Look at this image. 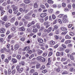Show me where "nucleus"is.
<instances>
[{
	"label": "nucleus",
	"mask_w": 75,
	"mask_h": 75,
	"mask_svg": "<svg viewBox=\"0 0 75 75\" xmlns=\"http://www.w3.org/2000/svg\"><path fill=\"white\" fill-rule=\"evenodd\" d=\"M67 31L63 32L62 33V35H65V34H66L67 33Z\"/></svg>",
	"instance_id": "40"
},
{
	"label": "nucleus",
	"mask_w": 75,
	"mask_h": 75,
	"mask_svg": "<svg viewBox=\"0 0 75 75\" xmlns=\"http://www.w3.org/2000/svg\"><path fill=\"white\" fill-rule=\"evenodd\" d=\"M30 1L29 0H25L24 1V2L26 4H28L29 3H30Z\"/></svg>",
	"instance_id": "16"
},
{
	"label": "nucleus",
	"mask_w": 75,
	"mask_h": 75,
	"mask_svg": "<svg viewBox=\"0 0 75 75\" xmlns=\"http://www.w3.org/2000/svg\"><path fill=\"white\" fill-rule=\"evenodd\" d=\"M3 10H4V7L1 6L0 7V11H2Z\"/></svg>",
	"instance_id": "46"
},
{
	"label": "nucleus",
	"mask_w": 75,
	"mask_h": 75,
	"mask_svg": "<svg viewBox=\"0 0 75 75\" xmlns=\"http://www.w3.org/2000/svg\"><path fill=\"white\" fill-rule=\"evenodd\" d=\"M52 30V28L50 27L47 30V33H50Z\"/></svg>",
	"instance_id": "18"
},
{
	"label": "nucleus",
	"mask_w": 75,
	"mask_h": 75,
	"mask_svg": "<svg viewBox=\"0 0 75 75\" xmlns=\"http://www.w3.org/2000/svg\"><path fill=\"white\" fill-rule=\"evenodd\" d=\"M42 58L41 61H42L43 62H44L45 61V59L42 57Z\"/></svg>",
	"instance_id": "27"
},
{
	"label": "nucleus",
	"mask_w": 75,
	"mask_h": 75,
	"mask_svg": "<svg viewBox=\"0 0 75 75\" xmlns=\"http://www.w3.org/2000/svg\"><path fill=\"white\" fill-rule=\"evenodd\" d=\"M47 2L49 3H51V4H53V2L52 0H48L47 1Z\"/></svg>",
	"instance_id": "32"
},
{
	"label": "nucleus",
	"mask_w": 75,
	"mask_h": 75,
	"mask_svg": "<svg viewBox=\"0 0 75 75\" xmlns=\"http://www.w3.org/2000/svg\"><path fill=\"white\" fill-rule=\"evenodd\" d=\"M45 68V66H42L40 68V70H42L43 69H44Z\"/></svg>",
	"instance_id": "44"
},
{
	"label": "nucleus",
	"mask_w": 75,
	"mask_h": 75,
	"mask_svg": "<svg viewBox=\"0 0 75 75\" xmlns=\"http://www.w3.org/2000/svg\"><path fill=\"white\" fill-rule=\"evenodd\" d=\"M54 29H55V30H57V28H58V26L57 25H55L54 26Z\"/></svg>",
	"instance_id": "50"
},
{
	"label": "nucleus",
	"mask_w": 75,
	"mask_h": 75,
	"mask_svg": "<svg viewBox=\"0 0 75 75\" xmlns=\"http://www.w3.org/2000/svg\"><path fill=\"white\" fill-rule=\"evenodd\" d=\"M47 15V14L46 13H42L40 15V16L41 17H42V18H43L44 17H45Z\"/></svg>",
	"instance_id": "2"
},
{
	"label": "nucleus",
	"mask_w": 75,
	"mask_h": 75,
	"mask_svg": "<svg viewBox=\"0 0 75 75\" xmlns=\"http://www.w3.org/2000/svg\"><path fill=\"white\" fill-rule=\"evenodd\" d=\"M52 55V52H50L49 53L48 56L49 57H50Z\"/></svg>",
	"instance_id": "38"
},
{
	"label": "nucleus",
	"mask_w": 75,
	"mask_h": 75,
	"mask_svg": "<svg viewBox=\"0 0 75 75\" xmlns=\"http://www.w3.org/2000/svg\"><path fill=\"white\" fill-rule=\"evenodd\" d=\"M40 6L41 7V8H42V9H43V10L45 8V7L43 5H41Z\"/></svg>",
	"instance_id": "39"
},
{
	"label": "nucleus",
	"mask_w": 75,
	"mask_h": 75,
	"mask_svg": "<svg viewBox=\"0 0 75 75\" xmlns=\"http://www.w3.org/2000/svg\"><path fill=\"white\" fill-rule=\"evenodd\" d=\"M58 47V45L57 44L55 46H54V48H57Z\"/></svg>",
	"instance_id": "58"
},
{
	"label": "nucleus",
	"mask_w": 75,
	"mask_h": 75,
	"mask_svg": "<svg viewBox=\"0 0 75 75\" xmlns=\"http://www.w3.org/2000/svg\"><path fill=\"white\" fill-rule=\"evenodd\" d=\"M72 25L71 24H70L69 25H68V28H71L72 27Z\"/></svg>",
	"instance_id": "59"
},
{
	"label": "nucleus",
	"mask_w": 75,
	"mask_h": 75,
	"mask_svg": "<svg viewBox=\"0 0 75 75\" xmlns=\"http://www.w3.org/2000/svg\"><path fill=\"white\" fill-rule=\"evenodd\" d=\"M44 33H46V32H48L47 30L45 28L44 30Z\"/></svg>",
	"instance_id": "61"
},
{
	"label": "nucleus",
	"mask_w": 75,
	"mask_h": 75,
	"mask_svg": "<svg viewBox=\"0 0 75 75\" xmlns=\"http://www.w3.org/2000/svg\"><path fill=\"white\" fill-rule=\"evenodd\" d=\"M52 17L53 20H55V18H56V16L54 14H52Z\"/></svg>",
	"instance_id": "25"
},
{
	"label": "nucleus",
	"mask_w": 75,
	"mask_h": 75,
	"mask_svg": "<svg viewBox=\"0 0 75 75\" xmlns=\"http://www.w3.org/2000/svg\"><path fill=\"white\" fill-rule=\"evenodd\" d=\"M42 53V50H39L38 52V54L39 55H40V54H41Z\"/></svg>",
	"instance_id": "35"
},
{
	"label": "nucleus",
	"mask_w": 75,
	"mask_h": 75,
	"mask_svg": "<svg viewBox=\"0 0 75 75\" xmlns=\"http://www.w3.org/2000/svg\"><path fill=\"white\" fill-rule=\"evenodd\" d=\"M65 38L66 39H71V37L69 36L68 35H67L65 37Z\"/></svg>",
	"instance_id": "26"
},
{
	"label": "nucleus",
	"mask_w": 75,
	"mask_h": 75,
	"mask_svg": "<svg viewBox=\"0 0 75 75\" xmlns=\"http://www.w3.org/2000/svg\"><path fill=\"white\" fill-rule=\"evenodd\" d=\"M38 5H37V3H35L34 5V7L35 8H37L38 7Z\"/></svg>",
	"instance_id": "19"
},
{
	"label": "nucleus",
	"mask_w": 75,
	"mask_h": 75,
	"mask_svg": "<svg viewBox=\"0 0 75 75\" xmlns=\"http://www.w3.org/2000/svg\"><path fill=\"white\" fill-rule=\"evenodd\" d=\"M12 61L13 62V64H16L17 62V60L14 58L12 59Z\"/></svg>",
	"instance_id": "3"
},
{
	"label": "nucleus",
	"mask_w": 75,
	"mask_h": 75,
	"mask_svg": "<svg viewBox=\"0 0 75 75\" xmlns=\"http://www.w3.org/2000/svg\"><path fill=\"white\" fill-rule=\"evenodd\" d=\"M38 31V30H37V29H33V33H37V32Z\"/></svg>",
	"instance_id": "28"
},
{
	"label": "nucleus",
	"mask_w": 75,
	"mask_h": 75,
	"mask_svg": "<svg viewBox=\"0 0 75 75\" xmlns=\"http://www.w3.org/2000/svg\"><path fill=\"white\" fill-rule=\"evenodd\" d=\"M10 25V23H6V27H9Z\"/></svg>",
	"instance_id": "33"
},
{
	"label": "nucleus",
	"mask_w": 75,
	"mask_h": 75,
	"mask_svg": "<svg viewBox=\"0 0 75 75\" xmlns=\"http://www.w3.org/2000/svg\"><path fill=\"white\" fill-rule=\"evenodd\" d=\"M24 18L26 20H29V19H30V17L26 15L24 16Z\"/></svg>",
	"instance_id": "7"
},
{
	"label": "nucleus",
	"mask_w": 75,
	"mask_h": 75,
	"mask_svg": "<svg viewBox=\"0 0 75 75\" xmlns=\"http://www.w3.org/2000/svg\"><path fill=\"white\" fill-rule=\"evenodd\" d=\"M70 58L71 60L74 61V56H73V55H72V54L70 56Z\"/></svg>",
	"instance_id": "15"
},
{
	"label": "nucleus",
	"mask_w": 75,
	"mask_h": 75,
	"mask_svg": "<svg viewBox=\"0 0 75 75\" xmlns=\"http://www.w3.org/2000/svg\"><path fill=\"white\" fill-rule=\"evenodd\" d=\"M16 69L18 71V70H19V69H20V67H19L18 66H16Z\"/></svg>",
	"instance_id": "62"
},
{
	"label": "nucleus",
	"mask_w": 75,
	"mask_h": 75,
	"mask_svg": "<svg viewBox=\"0 0 75 75\" xmlns=\"http://www.w3.org/2000/svg\"><path fill=\"white\" fill-rule=\"evenodd\" d=\"M38 41L39 42H40V43H42L43 41V40L40 38H38Z\"/></svg>",
	"instance_id": "6"
},
{
	"label": "nucleus",
	"mask_w": 75,
	"mask_h": 75,
	"mask_svg": "<svg viewBox=\"0 0 75 75\" xmlns=\"http://www.w3.org/2000/svg\"><path fill=\"white\" fill-rule=\"evenodd\" d=\"M20 30L21 31H24L25 30V29H24V26H23L20 28Z\"/></svg>",
	"instance_id": "24"
},
{
	"label": "nucleus",
	"mask_w": 75,
	"mask_h": 75,
	"mask_svg": "<svg viewBox=\"0 0 75 75\" xmlns=\"http://www.w3.org/2000/svg\"><path fill=\"white\" fill-rule=\"evenodd\" d=\"M3 21H7V16H5L4 18H3Z\"/></svg>",
	"instance_id": "5"
},
{
	"label": "nucleus",
	"mask_w": 75,
	"mask_h": 75,
	"mask_svg": "<svg viewBox=\"0 0 75 75\" xmlns=\"http://www.w3.org/2000/svg\"><path fill=\"white\" fill-rule=\"evenodd\" d=\"M63 14H60L59 15V18H62V17L63 16Z\"/></svg>",
	"instance_id": "55"
},
{
	"label": "nucleus",
	"mask_w": 75,
	"mask_h": 75,
	"mask_svg": "<svg viewBox=\"0 0 75 75\" xmlns=\"http://www.w3.org/2000/svg\"><path fill=\"white\" fill-rule=\"evenodd\" d=\"M39 20L41 23H43L44 22V18H41L39 19Z\"/></svg>",
	"instance_id": "22"
},
{
	"label": "nucleus",
	"mask_w": 75,
	"mask_h": 75,
	"mask_svg": "<svg viewBox=\"0 0 75 75\" xmlns=\"http://www.w3.org/2000/svg\"><path fill=\"white\" fill-rule=\"evenodd\" d=\"M71 42V41L69 40H68L66 41L65 42V43L66 44H69V43H70Z\"/></svg>",
	"instance_id": "45"
},
{
	"label": "nucleus",
	"mask_w": 75,
	"mask_h": 75,
	"mask_svg": "<svg viewBox=\"0 0 75 75\" xmlns=\"http://www.w3.org/2000/svg\"><path fill=\"white\" fill-rule=\"evenodd\" d=\"M47 70L45 69L42 71V73H43L44 74H45V73H46L47 72Z\"/></svg>",
	"instance_id": "47"
},
{
	"label": "nucleus",
	"mask_w": 75,
	"mask_h": 75,
	"mask_svg": "<svg viewBox=\"0 0 75 75\" xmlns=\"http://www.w3.org/2000/svg\"><path fill=\"white\" fill-rule=\"evenodd\" d=\"M42 58V57L41 56H39L37 57V59L38 60H39V61H41V59Z\"/></svg>",
	"instance_id": "20"
},
{
	"label": "nucleus",
	"mask_w": 75,
	"mask_h": 75,
	"mask_svg": "<svg viewBox=\"0 0 75 75\" xmlns=\"http://www.w3.org/2000/svg\"><path fill=\"white\" fill-rule=\"evenodd\" d=\"M60 29L62 31H67V28L64 27H61Z\"/></svg>",
	"instance_id": "12"
},
{
	"label": "nucleus",
	"mask_w": 75,
	"mask_h": 75,
	"mask_svg": "<svg viewBox=\"0 0 75 75\" xmlns=\"http://www.w3.org/2000/svg\"><path fill=\"white\" fill-rule=\"evenodd\" d=\"M44 24L45 25H48V22H45L44 23Z\"/></svg>",
	"instance_id": "43"
},
{
	"label": "nucleus",
	"mask_w": 75,
	"mask_h": 75,
	"mask_svg": "<svg viewBox=\"0 0 75 75\" xmlns=\"http://www.w3.org/2000/svg\"><path fill=\"white\" fill-rule=\"evenodd\" d=\"M62 21L64 23H66V22H67V19L64 18H63L62 19Z\"/></svg>",
	"instance_id": "10"
},
{
	"label": "nucleus",
	"mask_w": 75,
	"mask_h": 75,
	"mask_svg": "<svg viewBox=\"0 0 75 75\" xmlns=\"http://www.w3.org/2000/svg\"><path fill=\"white\" fill-rule=\"evenodd\" d=\"M19 47H20V46L18 45H16L14 46V48L15 50H17Z\"/></svg>",
	"instance_id": "9"
},
{
	"label": "nucleus",
	"mask_w": 75,
	"mask_h": 75,
	"mask_svg": "<svg viewBox=\"0 0 75 75\" xmlns=\"http://www.w3.org/2000/svg\"><path fill=\"white\" fill-rule=\"evenodd\" d=\"M60 64H61V62H57L55 63V65L56 66H58V65H59Z\"/></svg>",
	"instance_id": "37"
},
{
	"label": "nucleus",
	"mask_w": 75,
	"mask_h": 75,
	"mask_svg": "<svg viewBox=\"0 0 75 75\" xmlns=\"http://www.w3.org/2000/svg\"><path fill=\"white\" fill-rule=\"evenodd\" d=\"M8 58L9 61H10V60H11V56H8Z\"/></svg>",
	"instance_id": "54"
},
{
	"label": "nucleus",
	"mask_w": 75,
	"mask_h": 75,
	"mask_svg": "<svg viewBox=\"0 0 75 75\" xmlns=\"http://www.w3.org/2000/svg\"><path fill=\"white\" fill-rule=\"evenodd\" d=\"M20 6L21 7H24L25 6V4L24 3L21 4H20Z\"/></svg>",
	"instance_id": "48"
},
{
	"label": "nucleus",
	"mask_w": 75,
	"mask_h": 75,
	"mask_svg": "<svg viewBox=\"0 0 75 75\" xmlns=\"http://www.w3.org/2000/svg\"><path fill=\"white\" fill-rule=\"evenodd\" d=\"M58 21H59V23H60V24H62V21L60 19H59L58 20Z\"/></svg>",
	"instance_id": "57"
},
{
	"label": "nucleus",
	"mask_w": 75,
	"mask_h": 75,
	"mask_svg": "<svg viewBox=\"0 0 75 75\" xmlns=\"http://www.w3.org/2000/svg\"><path fill=\"white\" fill-rule=\"evenodd\" d=\"M50 44H51V45H54V44H55V42L54 41H51L50 42Z\"/></svg>",
	"instance_id": "30"
},
{
	"label": "nucleus",
	"mask_w": 75,
	"mask_h": 75,
	"mask_svg": "<svg viewBox=\"0 0 75 75\" xmlns=\"http://www.w3.org/2000/svg\"><path fill=\"white\" fill-rule=\"evenodd\" d=\"M53 11H54L53 10V9H50L48 10V12L50 13H52Z\"/></svg>",
	"instance_id": "21"
},
{
	"label": "nucleus",
	"mask_w": 75,
	"mask_h": 75,
	"mask_svg": "<svg viewBox=\"0 0 75 75\" xmlns=\"http://www.w3.org/2000/svg\"><path fill=\"white\" fill-rule=\"evenodd\" d=\"M36 67L38 69V68H40V64H38L36 65Z\"/></svg>",
	"instance_id": "29"
},
{
	"label": "nucleus",
	"mask_w": 75,
	"mask_h": 75,
	"mask_svg": "<svg viewBox=\"0 0 75 75\" xmlns=\"http://www.w3.org/2000/svg\"><path fill=\"white\" fill-rule=\"evenodd\" d=\"M47 55V53H45L43 54V57H46Z\"/></svg>",
	"instance_id": "49"
},
{
	"label": "nucleus",
	"mask_w": 75,
	"mask_h": 75,
	"mask_svg": "<svg viewBox=\"0 0 75 75\" xmlns=\"http://www.w3.org/2000/svg\"><path fill=\"white\" fill-rule=\"evenodd\" d=\"M8 12L9 13H12V10L11 9H10L8 11Z\"/></svg>",
	"instance_id": "56"
},
{
	"label": "nucleus",
	"mask_w": 75,
	"mask_h": 75,
	"mask_svg": "<svg viewBox=\"0 0 75 75\" xmlns=\"http://www.w3.org/2000/svg\"><path fill=\"white\" fill-rule=\"evenodd\" d=\"M59 33V30L58 29H56V33L57 34H58Z\"/></svg>",
	"instance_id": "36"
},
{
	"label": "nucleus",
	"mask_w": 75,
	"mask_h": 75,
	"mask_svg": "<svg viewBox=\"0 0 75 75\" xmlns=\"http://www.w3.org/2000/svg\"><path fill=\"white\" fill-rule=\"evenodd\" d=\"M36 25L37 28H38V29L40 28V26L39 23H37L36 24Z\"/></svg>",
	"instance_id": "17"
},
{
	"label": "nucleus",
	"mask_w": 75,
	"mask_h": 75,
	"mask_svg": "<svg viewBox=\"0 0 75 75\" xmlns=\"http://www.w3.org/2000/svg\"><path fill=\"white\" fill-rule=\"evenodd\" d=\"M29 67H27V69H26V72H28V71H29Z\"/></svg>",
	"instance_id": "64"
},
{
	"label": "nucleus",
	"mask_w": 75,
	"mask_h": 75,
	"mask_svg": "<svg viewBox=\"0 0 75 75\" xmlns=\"http://www.w3.org/2000/svg\"><path fill=\"white\" fill-rule=\"evenodd\" d=\"M30 73H33L34 72V69H32L30 70Z\"/></svg>",
	"instance_id": "60"
},
{
	"label": "nucleus",
	"mask_w": 75,
	"mask_h": 75,
	"mask_svg": "<svg viewBox=\"0 0 75 75\" xmlns=\"http://www.w3.org/2000/svg\"><path fill=\"white\" fill-rule=\"evenodd\" d=\"M69 34L70 35H71V36H74V35H75V34H74V33L72 32L70 33Z\"/></svg>",
	"instance_id": "41"
},
{
	"label": "nucleus",
	"mask_w": 75,
	"mask_h": 75,
	"mask_svg": "<svg viewBox=\"0 0 75 75\" xmlns=\"http://www.w3.org/2000/svg\"><path fill=\"white\" fill-rule=\"evenodd\" d=\"M16 58L18 59H21V56L19 55H18L16 56Z\"/></svg>",
	"instance_id": "23"
},
{
	"label": "nucleus",
	"mask_w": 75,
	"mask_h": 75,
	"mask_svg": "<svg viewBox=\"0 0 75 75\" xmlns=\"http://www.w3.org/2000/svg\"><path fill=\"white\" fill-rule=\"evenodd\" d=\"M11 73V70L10 69H8V75H10V74Z\"/></svg>",
	"instance_id": "34"
},
{
	"label": "nucleus",
	"mask_w": 75,
	"mask_h": 75,
	"mask_svg": "<svg viewBox=\"0 0 75 75\" xmlns=\"http://www.w3.org/2000/svg\"><path fill=\"white\" fill-rule=\"evenodd\" d=\"M25 37H23L21 38V40L22 41H24V40H25Z\"/></svg>",
	"instance_id": "52"
},
{
	"label": "nucleus",
	"mask_w": 75,
	"mask_h": 75,
	"mask_svg": "<svg viewBox=\"0 0 75 75\" xmlns=\"http://www.w3.org/2000/svg\"><path fill=\"white\" fill-rule=\"evenodd\" d=\"M60 53L59 52H58L56 53V56L57 57H58V56H59Z\"/></svg>",
	"instance_id": "51"
},
{
	"label": "nucleus",
	"mask_w": 75,
	"mask_h": 75,
	"mask_svg": "<svg viewBox=\"0 0 75 75\" xmlns=\"http://www.w3.org/2000/svg\"><path fill=\"white\" fill-rule=\"evenodd\" d=\"M33 52L32 51L30 50L28 52H27L28 54H32Z\"/></svg>",
	"instance_id": "53"
},
{
	"label": "nucleus",
	"mask_w": 75,
	"mask_h": 75,
	"mask_svg": "<svg viewBox=\"0 0 75 75\" xmlns=\"http://www.w3.org/2000/svg\"><path fill=\"white\" fill-rule=\"evenodd\" d=\"M62 6L63 7H65L66 6V4L65 3H63L62 4Z\"/></svg>",
	"instance_id": "42"
},
{
	"label": "nucleus",
	"mask_w": 75,
	"mask_h": 75,
	"mask_svg": "<svg viewBox=\"0 0 75 75\" xmlns=\"http://www.w3.org/2000/svg\"><path fill=\"white\" fill-rule=\"evenodd\" d=\"M45 28L44 27H41L40 29H39V32H42L43 30H44Z\"/></svg>",
	"instance_id": "13"
},
{
	"label": "nucleus",
	"mask_w": 75,
	"mask_h": 75,
	"mask_svg": "<svg viewBox=\"0 0 75 75\" xmlns=\"http://www.w3.org/2000/svg\"><path fill=\"white\" fill-rule=\"evenodd\" d=\"M30 49V47L28 46L27 47H25L24 49H23V51H25L26 50V51H28Z\"/></svg>",
	"instance_id": "1"
},
{
	"label": "nucleus",
	"mask_w": 75,
	"mask_h": 75,
	"mask_svg": "<svg viewBox=\"0 0 75 75\" xmlns=\"http://www.w3.org/2000/svg\"><path fill=\"white\" fill-rule=\"evenodd\" d=\"M23 71V68H21V69H19V70L18 71L19 72V73H21Z\"/></svg>",
	"instance_id": "31"
},
{
	"label": "nucleus",
	"mask_w": 75,
	"mask_h": 75,
	"mask_svg": "<svg viewBox=\"0 0 75 75\" xmlns=\"http://www.w3.org/2000/svg\"><path fill=\"white\" fill-rule=\"evenodd\" d=\"M0 31L1 33H4V31H5V29L4 28H2L0 29Z\"/></svg>",
	"instance_id": "8"
},
{
	"label": "nucleus",
	"mask_w": 75,
	"mask_h": 75,
	"mask_svg": "<svg viewBox=\"0 0 75 75\" xmlns=\"http://www.w3.org/2000/svg\"><path fill=\"white\" fill-rule=\"evenodd\" d=\"M61 59L62 61H65L67 60V59L65 57H63L61 58Z\"/></svg>",
	"instance_id": "14"
},
{
	"label": "nucleus",
	"mask_w": 75,
	"mask_h": 75,
	"mask_svg": "<svg viewBox=\"0 0 75 75\" xmlns=\"http://www.w3.org/2000/svg\"><path fill=\"white\" fill-rule=\"evenodd\" d=\"M14 5H13L12 6V7H13V11H15L16 10H17V8H17V6H15Z\"/></svg>",
	"instance_id": "4"
},
{
	"label": "nucleus",
	"mask_w": 75,
	"mask_h": 75,
	"mask_svg": "<svg viewBox=\"0 0 75 75\" xmlns=\"http://www.w3.org/2000/svg\"><path fill=\"white\" fill-rule=\"evenodd\" d=\"M62 46L63 47V48H64L65 49L66 48V45H62Z\"/></svg>",
	"instance_id": "63"
},
{
	"label": "nucleus",
	"mask_w": 75,
	"mask_h": 75,
	"mask_svg": "<svg viewBox=\"0 0 75 75\" xmlns=\"http://www.w3.org/2000/svg\"><path fill=\"white\" fill-rule=\"evenodd\" d=\"M15 20H16V18H13L11 19L10 21L11 23H13L14 22V21H15Z\"/></svg>",
	"instance_id": "11"
}]
</instances>
